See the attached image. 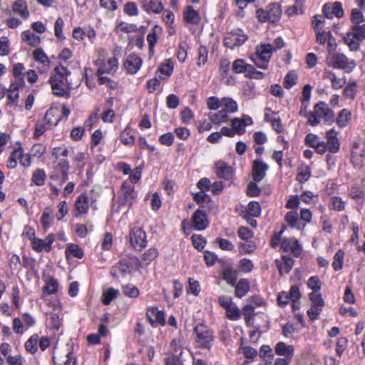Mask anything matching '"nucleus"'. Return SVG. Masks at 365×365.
Returning <instances> with one entry per match:
<instances>
[{"label": "nucleus", "mask_w": 365, "mask_h": 365, "mask_svg": "<svg viewBox=\"0 0 365 365\" xmlns=\"http://www.w3.org/2000/svg\"><path fill=\"white\" fill-rule=\"evenodd\" d=\"M141 7L148 14H160L164 7L162 2L159 0H141Z\"/></svg>", "instance_id": "obj_19"}, {"label": "nucleus", "mask_w": 365, "mask_h": 365, "mask_svg": "<svg viewBox=\"0 0 365 365\" xmlns=\"http://www.w3.org/2000/svg\"><path fill=\"white\" fill-rule=\"evenodd\" d=\"M22 157V148L19 147L16 148L9 158L7 161V167L13 169L17 166V160H20V158Z\"/></svg>", "instance_id": "obj_38"}, {"label": "nucleus", "mask_w": 365, "mask_h": 365, "mask_svg": "<svg viewBox=\"0 0 365 365\" xmlns=\"http://www.w3.org/2000/svg\"><path fill=\"white\" fill-rule=\"evenodd\" d=\"M66 255H71L73 257L81 259L83 257V250L76 244H69L66 250Z\"/></svg>", "instance_id": "obj_47"}, {"label": "nucleus", "mask_w": 365, "mask_h": 365, "mask_svg": "<svg viewBox=\"0 0 365 365\" xmlns=\"http://www.w3.org/2000/svg\"><path fill=\"white\" fill-rule=\"evenodd\" d=\"M33 58L35 61L42 64L43 71H47L50 68L49 58L41 48H37L33 51Z\"/></svg>", "instance_id": "obj_24"}, {"label": "nucleus", "mask_w": 365, "mask_h": 365, "mask_svg": "<svg viewBox=\"0 0 365 365\" xmlns=\"http://www.w3.org/2000/svg\"><path fill=\"white\" fill-rule=\"evenodd\" d=\"M69 168V163L65 159H60L56 165L55 169L61 173V180L59 183L60 187L67 180Z\"/></svg>", "instance_id": "obj_28"}, {"label": "nucleus", "mask_w": 365, "mask_h": 365, "mask_svg": "<svg viewBox=\"0 0 365 365\" xmlns=\"http://www.w3.org/2000/svg\"><path fill=\"white\" fill-rule=\"evenodd\" d=\"M297 76L294 72H289L284 78V86L286 88H291L297 83Z\"/></svg>", "instance_id": "obj_64"}, {"label": "nucleus", "mask_w": 365, "mask_h": 365, "mask_svg": "<svg viewBox=\"0 0 365 365\" xmlns=\"http://www.w3.org/2000/svg\"><path fill=\"white\" fill-rule=\"evenodd\" d=\"M141 65L142 60L135 54L129 55L124 63L125 68L131 74L135 73L140 69Z\"/></svg>", "instance_id": "obj_21"}, {"label": "nucleus", "mask_w": 365, "mask_h": 365, "mask_svg": "<svg viewBox=\"0 0 365 365\" xmlns=\"http://www.w3.org/2000/svg\"><path fill=\"white\" fill-rule=\"evenodd\" d=\"M158 255V252L155 248H150L143 255L142 260L145 264H148L154 260Z\"/></svg>", "instance_id": "obj_54"}, {"label": "nucleus", "mask_w": 365, "mask_h": 365, "mask_svg": "<svg viewBox=\"0 0 365 365\" xmlns=\"http://www.w3.org/2000/svg\"><path fill=\"white\" fill-rule=\"evenodd\" d=\"M55 240V235L53 234H49L45 240L39 238H33L31 241V246L33 250L36 252H41L43 250L48 252L51 250V245Z\"/></svg>", "instance_id": "obj_13"}, {"label": "nucleus", "mask_w": 365, "mask_h": 365, "mask_svg": "<svg viewBox=\"0 0 365 365\" xmlns=\"http://www.w3.org/2000/svg\"><path fill=\"white\" fill-rule=\"evenodd\" d=\"M121 142L125 145H132L135 142V138L130 128H125L120 135Z\"/></svg>", "instance_id": "obj_40"}, {"label": "nucleus", "mask_w": 365, "mask_h": 365, "mask_svg": "<svg viewBox=\"0 0 365 365\" xmlns=\"http://www.w3.org/2000/svg\"><path fill=\"white\" fill-rule=\"evenodd\" d=\"M226 317L230 320H237L240 318L241 314L240 309L237 307L236 304H232L230 307L227 308L226 309Z\"/></svg>", "instance_id": "obj_49"}, {"label": "nucleus", "mask_w": 365, "mask_h": 365, "mask_svg": "<svg viewBox=\"0 0 365 365\" xmlns=\"http://www.w3.org/2000/svg\"><path fill=\"white\" fill-rule=\"evenodd\" d=\"M273 45L270 43H260L256 48V56L261 63L255 62L257 67L267 69L268 63L273 53Z\"/></svg>", "instance_id": "obj_7"}, {"label": "nucleus", "mask_w": 365, "mask_h": 365, "mask_svg": "<svg viewBox=\"0 0 365 365\" xmlns=\"http://www.w3.org/2000/svg\"><path fill=\"white\" fill-rule=\"evenodd\" d=\"M327 61L333 68L342 69L346 73L351 72L356 67L354 60H349L344 54L339 53L328 55Z\"/></svg>", "instance_id": "obj_5"}, {"label": "nucleus", "mask_w": 365, "mask_h": 365, "mask_svg": "<svg viewBox=\"0 0 365 365\" xmlns=\"http://www.w3.org/2000/svg\"><path fill=\"white\" fill-rule=\"evenodd\" d=\"M247 213L252 217H257L261 213V207L256 201H252L248 204Z\"/></svg>", "instance_id": "obj_52"}, {"label": "nucleus", "mask_w": 365, "mask_h": 365, "mask_svg": "<svg viewBox=\"0 0 365 365\" xmlns=\"http://www.w3.org/2000/svg\"><path fill=\"white\" fill-rule=\"evenodd\" d=\"M53 310L47 314V323L50 328L58 330L61 325V309L58 304H51Z\"/></svg>", "instance_id": "obj_14"}, {"label": "nucleus", "mask_w": 365, "mask_h": 365, "mask_svg": "<svg viewBox=\"0 0 365 365\" xmlns=\"http://www.w3.org/2000/svg\"><path fill=\"white\" fill-rule=\"evenodd\" d=\"M253 263L250 259L245 258L239 262V269L243 272H250L253 269Z\"/></svg>", "instance_id": "obj_63"}, {"label": "nucleus", "mask_w": 365, "mask_h": 365, "mask_svg": "<svg viewBox=\"0 0 365 365\" xmlns=\"http://www.w3.org/2000/svg\"><path fill=\"white\" fill-rule=\"evenodd\" d=\"M268 169L267 164L264 163L260 160H255L252 165V178L256 182L262 180Z\"/></svg>", "instance_id": "obj_20"}, {"label": "nucleus", "mask_w": 365, "mask_h": 365, "mask_svg": "<svg viewBox=\"0 0 365 365\" xmlns=\"http://www.w3.org/2000/svg\"><path fill=\"white\" fill-rule=\"evenodd\" d=\"M232 127L235 134L242 135L245 131V127L243 122L238 118H235L232 120Z\"/></svg>", "instance_id": "obj_57"}, {"label": "nucleus", "mask_w": 365, "mask_h": 365, "mask_svg": "<svg viewBox=\"0 0 365 365\" xmlns=\"http://www.w3.org/2000/svg\"><path fill=\"white\" fill-rule=\"evenodd\" d=\"M216 174L218 177L229 180L232 176V168L223 161H218L215 164Z\"/></svg>", "instance_id": "obj_25"}, {"label": "nucleus", "mask_w": 365, "mask_h": 365, "mask_svg": "<svg viewBox=\"0 0 365 365\" xmlns=\"http://www.w3.org/2000/svg\"><path fill=\"white\" fill-rule=\"evenodd\" d=\"M356 93V83L349 82L344 89V95L349 98L354 99Z\"/></svg>", "instance_id": "obj_56"}, {"label": "nucleus", "mask_w": 365, "mask_h": 365, "mask_svg": "<svg viewBox=\"0 0 365 365\" xmlns=\"http://www.w3.org/2000/svg\"><path fill=\"white\" fill-rule=\"evenodd\" d=\"M344 256V253L342 250H339L335 254L334 257V262L332 263V266L336 271L341 269Z\"/></svg>", "instance_id": "obj_58"}, {"label": "nucleus", "mask_w": 365, "mask_h": 365, "mask_svg": "<svg viewBox=\"0 0 365 365\" xmlns=\"http://www.w3.org/2000/svg\"><path fill=\"white\" fill-rule=\"evenodd\" d=\"M220 105L226 113H235L237 110V103L230 98H222L220 100Z\"/></svg>", "instance_id": "obj_36"}, {"label": "nucleus", "mask_w": 365, "mask_h": 365, "mask_svg": "<svg viewBox=\"0 0 365 365\" xmlns=\"http://www.w3.org/2000/svg\"><path fill=\"white\" fill-rule=\"evenodd\" d=\"M196 334V343L202 348H209L213 340L212 332L202 324H197L194 329Z\"/></svg>", "instance_id": "obj_6"}, {"label": "nucleus", "mask_w": 365, "mask_h": 365, "mask_svg": "<svg viewBox=\"0 0 365 365\" xmlns=\"http://www.w3.org/2000/svg\"><path fill=\"white\" fill-rule=\"evenodd\" d=\"M328 78L331 82V86L334 89L338 90L341 88L346 83L344 78H338L335 73H329Z\"/></svg>", "instance_id": "obj_45"}, {"label": "nucleus", "mask_w": 365, "mask_h": 365, "mask_svg": "<svg viewBox=\"0 0 365 365\" xmlns=\"http://www.w3.org/2000/svg\"><path fill=\"white\" fill-rule=\"evenodd\" d=\"M267 14L269 21L273 23L278 21L282 16V10L279 5L277 4H271L269 6Z\"/></svg>", "instance_id": "obj_33"}, {"label": "nucleus", "mask_w": 365, "mask_h": 365, "mask_svg": "<svg viewBox=\"0 0 365 365\" xmlns=\"http://www.w3.org/2000/svg\"><path fill=\"white\" fill-rule=\"evenodd\" d=\"M130 243L136 250H141L147 245L145 232L138 227L131 229L130 232Z\"/></svg>", "instance_id": "obj_9"}, {"label": "nucleus", "mask_w": 365, "mask_h": 365, "mask_svg": "<svg viewBox=\"0 0 365 365\" xmlns=\"http://www.w3.org/2000/svg\"><path fill=\"white\" fill-rule=\"evenodd\" d=\"M75 207L79 214H86L89 207L88 197L85 194L80 195L76 200Z\"/></svg>", "instance_id": "obj_30"}, {"label": "nucleus", "mask_w": 365, "mask_h": 365, "mask_svg": "<svg viewBox=\"0 0 365 365\" xmlns=\"http://www.w3.org/2000/svg\"><path fill=\"white\" fill-rule=\"evenodd\" d=\"M45 120L48 124L55 126L61 120L60 110L56 107L50 108L46 113L44 116Z\"/></svg>", "instance_id": "obj_27"}, {"label": "nucleus", "mask_w": 365, "mask_h": 365, "mask_svg": "<svg viewBox=\"0 0 365 365\" xmlns=\"http://www.w3.org/2000/svg\"><path fill=\"white\" fill-rule=\"evenodd\" d=\"M96 64L98 66L97 73H108L113 74L118 68V59L113 56L108 58L106 60L99 57Z\"/></svg>", "instance_id": "obj_8"}, {"label": "nucleus", "mask_w": 365, "mask_h": 365, "mask_svg": "<svg viewBox=\"0 0 365 365\" xmlns=\"http://www.w3.org/2000/svg\"><path fill=\"white\" fill-rule=\"evenodd\" d=\"M188 284L189 286L187 289V292L191 293L195 296H197L200 291L199 282L192 278H189Z\"/></svg>", "instance_id": "obj_55"}, {"label": "nucleus", "mask_w": 365, "mask_h": 365, "mask_svg": "<svg viewBox=\"0 0 365 365\" xmlns=\"http://www.w3.org/2000/svg\"><path fill=\"white\" fill-rule=\"evenodd\" d=\"M285 220L292 228L297 230H302L306 226L305 223L301 222L299 214L296 210L288 212L285 215Z\"/></svg>", "instance_id": "obj_23"}, {"label": "nucleus", "mask_w": 365, "mask_h": 365, "mask_svg": "<svg viewBox=\"0 0 365 365\" xmlns=\"http://www.w3.org/2000/svg\"><path fill=\"white\" fill-rule=\"evenodd\" d=\"M210 121L215 124H220L225 122L227 119V113L225 110H221L217 113H211L209 116Z\"/></svg>", "instance_id": "obj_46"}, {"label": "nucleus", "mask_w": 365, "mask_h": 365, "mask_svg": "<svg viewBox=\"0 0 365 365\" xmlns=\"http://www.w3.org/2000/svg\"><path fill=\"white\" fill-rule=\"evenodd\" d=\"M173 62L170 59H167L159 66L158 71L160 73L159 78H164L170 76L173 71Z\"/></svg>", "instance_id": "obj_29"}, {"label": "nucleus", "mask_w": 365, "mask_h": 365, "mask_svg": "<svg viewBox=\"0 0 365 365\" xmlns=\"http://www.w3.org/2000/svg\"><path fill=\"white\" fill-rule=\"evenodd\" d=\"M51 127H53L51 125L48 124L47 121L45 120V118L42 119L40 121H38L35 126V131H34V137L38 138L39 136L42 135L46 130H47Z\"/></svg>", "instance_id": "obj_41"}, {"label": "nucleus", "mask_w": 365, "mask_h": 365, "mask_svg": "<svg viewBox=\"0 0 365 365\" xmlns=\"http://www.w3.org/2000/svg\"><path fill=\"white\" fill-rule=\"evenodd\" d=\"M192 221L193 227L197 230H203L208 225V220L206 213L201 210H197L193 213Z\"/></svg>", "instance_id": "obj_17"}, {"label": "nucleus", "mask_w": 365, "mask_h": 365, "mask_svg": "<svg viewBox=\"0 0 365 365\" xmlns=\"http://www.w3.org/2000/svg\"><path fill=\"white\" fill-rule=\"evenodd\" d=\"M351 118V112L347 109H343L340 111L336 119L337 125L341 127H345Z\"/></svg>", "instance_id": "obj_43"}, {"label": "nucleus", "mask_w": 365, "mask_h": 365, "mask_svg": "<svg viewBox=\"0 0 365 365\" xmlns=\"http://www.w3.org/2000/svg\"><path fill=\"white\" fill-rule=\"evenodd\" d=\"M12 9L16 14L24 19H26L29 16L28 6L24 0H16L13 4Z\"/></svg>", "instance_id": "obj_26"}, {"label": "nucleus", "mask_w": 365, "mask_h": 365, "mask_svg": "<svg viewBox=\"0 0 365 365\" xmlns=\"http://www.w3.org/2000/svg\"><path fill=\"white\" fill-rule=\"evenodd\" d=\"M323 14L327 19H331L334 16L341 18L344 16V10L341 2L327 3L322 9Z\"/></svg>", "instance_id": "obj_12"}, {"label": "nucleus", "mask_w": 365, "mask_h": 365, "mask_svg": "<svg viewBox=\"0 0 365 365\" xmlns=\"http://www.w3.org/2000/svg\"><path fill=\"white\" fill-rule=\"evenodd\" d=\"M364 39H365V24L352 26L350 31L344 36L345 43L351 51H357L360 46V41Z\"/></svg>", "instance_id": "obj_4"}, {"label": "nucleus", "mask_w": 365, "mask_h": 365, "mask_svg": "<svg viewBox=\"0 0 365 365\" xmlns=\"http://www.w3.org/2000/svg\"><path fill=\"white\" fill-rule=\"evenodd\" d=\"M146 317L153 327L165 324L164 312L158 310L155 307H151L148 309Z\"/></svg>", "instance_id": "obj_15"}, {"label": "nucleus", "mask_w": 365, "mask_h": 365, "mask_svg": "<svg viewBox=\"0 0 365 365\" xmlns=\"http://www.w3.org/2000/svg\"><path fill=\"white\" fill-rule=\"evenodd\" d=\"M100 113V108H98L93 113L89 116V118L85 121L84 127L91 129L94 124L96 123L98 119V114Z\"/></svg>", "instance_id": "obj_62"}, {"label": "nucleus", "mask_w": 365, "mask_h": 365, "mask_svg": "<svg viewBox=\"0 0 365 365\" xmlns=\"http://www.w3.org/2000/svg\"><path fill=\"white\" fill-rule=\"evenodd\" d=\"M38 336H32L29 340H27L25 343V348L27 351L31 353H35L37 350V344H38Z\"/></svg>", "instance_id": "obj_60"}, {"label": "nucleus", "mask_w": 365, "mask_h": 365, "mask_svg": "<svg viewBox=\"0 0 365 365\" xmlns=\"http://www.w3.org/2000/svg\"><path fill=\"white\" fill-rule=\"evenodd\" d=\"M249 69H252V65L246 63L242 59H237L232 63V71L236 73H244L246 76Z\"/></svg>", "instance_id": "obj_35"}, {"label": "nucleus", "mask_w": 365, "mask_h": 365, "mask_svg": "<svg viewBox=\"0 0 365 365\" xmlns=\"http://www.w3.org/2000/svg\"><path fill=\"white\" fill-rule=\"evenodd\" d=\"M281 248L284 251H291L295 256H299L302 250L299 242L294 238L282 239Z\"/></svg>", "instance_id": "obj_18"}, {"label": "nucleus", "mask_w": 365, "mask_h": 365, "mask_svg": "<svg viewBox=\"0 0 365 365\" xmlns=\"http://www.w3.org/2000/svg\"><path fill=\"white\" fill-rule=\"evenodd\" d=\"M133 266L130 262L123 259L118 264L111 268L110 274L115 279L124 278L132 272Z\"/></svg>", "instance_id": "obj_11"}, {"label": "nucleus", "mask_w": 365, "mask_h": 365, "mask_svg": "<svg viewBox=\"0 0 365 365\" xmlns=\"http://www.w3.org/2000/svg\"><path fill=\"white\" fill-rule=\"evenodd\" d=\"M277 354L292 359L294 353V347L292 345H287L284 342H279L275 348Z\"/></svg>", "instance_id": "obj_31"}, {"label": "nucleus", "mask_w": 365, "mask_h": 365, "mask_svg": "<svg viewBox=\"0 0 365 365\" xmlns=\"http://www.w3.org/2000/svg\"><path fill=\"white\" fill-rule=\"evenodd\" d=\"M46 173L42 169L36 170L31 177V181L38 186L43 185L46 180Z\"/></svg>", "instance_id": "obj_42"}, {"label": "nucleus", "mask_w": 365, "mask_h": 365, "mask_svg": "<svg viewBox=\"0 0 365 365\" xmlns=\"http://www.w3.org/2000/svg\"><path fill=\"white\" fill-rule=\"evenodd\" d=\"M321 120L328 125L331 124L334 120V113L328 105L320 101L314 105V110L309 113V124L312 126H316L319 124Z\"/></svg>", "instance_id": "obj_2"}, {"label": "nucleus", "mask_w": 365, "mask_h": 365, "mask_svg": "<svg viewBox=\"0 0 365 365\" xmlns=\"http://www.w3.org/2000/svg\"><path fill=\"white\" fill-rule=\"evenodd\" d=\"M325 24V16L322 15H315L312 21V25L314 31H323Z\"/></svg>", "instance_id": "obj_50"}, {"label": "nucleus", "mask_w": 365, "mask_h": 365, "mask_svg": "<svg viewBox=\"0 0 365 365\" xmlns=\"http://www.w3.org/2000/svg\"><path fill=\"white\" fill-rule=\"evenodd\" d=\"M184 18L187 23L192 24H197L200 21L199 13L191 6H187L185 10Z\"/></svg>", "instance_id": "obj_32"}, {"label": "nucleus", "mask_w": 365, "mask_h": 365, "mask_svg": "<svg viewBox=\"0 0 365 365\" xmlns=\"http://www.w3.org/2000/svg\"><path fill=\"white\" fill-rule=\"evenodd\" d=\"M119 291L113 287L109 288L108 290L103 293L102 302L105 305H108L111 301L115 299L118 294Z\"/></svg>", "instance_id": "obj_44"}, {"label": "nucleus", "mask_w": 365, "mask_h": 365, "mask_svg": "<svg viewBox=\"0 0 365 365\" xmlns=\"http://www.w3.org/2000/svg\"><path fill=\"white\" fill-rule=\"evenodd\" d=\"M135 198V191L134 186L129 185L128 182H125L122 184L121 186V195H120V201L122 205H125L130 207L133 201Z\"/></svg>", "instance_id": "obj_16"}, {"label": "nucleus", "mask_w": 365, "mask_h": 365, "mask_svg": "<svg viewBox=\"0 0 365 365\" xmlns=\"http://www.w3.org/2000/svg\"><path fill=\"white\" fill-rule=\"evenodd\" d=\"M223 279L230 284L233 285L237 279V272L231 268H226L223 271Z\"/></svg>", "instance_id": "obj_51"}, {"label": "nucleus", "mask_w": 365, "mask_h": 365, "mask_svg": "<svg viewBox=\"0 0 365 365\" xmlns=\"http://www.w3.org/2000/svg\"><path fill=\"white\" fill-rule=\"evenodd\" d=\"M207 50L205 46H200L198 48L197 66H202L205 64L207 60Z\"/></svg>", "instance_id": "obj_59"}, {"label": "nucleus", "mask_w": 365, "mask_h": 365, "mask_svg": "<svg viewBox=\"0 0 365 365\" xmlns=\"http://www.w3.org/2000/svg\"><path fill=\"white\" fill-rule=\"evenodd\" d=\"M53 361L56 365H76V358L73 355L72 346L67 344L64 346L54 348Z\"/></svg>", "instance_id": "obj_3"}, {"label": "nucleus", "mask_w": 365, "mask_h": 365, "mask_svg": "<svg viewBox=\"0 0 365 365\" xmlns=\"http://www.w3.org/2000/svg\"><path fill=\"white\" fill-rule=\"evenodd\" d=\"M58 289V282L54 279H50L46 282L45 287H43V290L48 294H52L57 292Z\"/></svg>", "instance_id": "obj_61"}, {"label": "nucleus", "mask_w": 365, "mask_h": 365, "mask_svg": "<svg viewBox=\"0 0 365 365\" xmlns=\"http://www.w3.org/2000/svg\"><path fill=\"white\" fill-rule=\"evenodd\" d=\"M53 212V210L47 207L45 208L44 211L43 212L41 218V223L44 229L48 228L51 224V215Z\"/></svg>", "instance_id": "obj_48"}, {"label": "nucleus", "mask_w": 365, "mask_h": 365, "mask_svg": "<svg viewBox=\"0 0 365 365\" xmlns=\"http://www.w3.org/2000/svg\"><path fill=\"white\" fill-rule=\"evenodd\" d=\"M250 289V284L247 280L240 279L235 287V295L241 298L245 296Z\"/></svg>", "instance_id": "obj_37"}, {"label": "nucleus", "mask_w": 365, "mask_h": 365, "mask_svg": "<svg viewBox=\"0 0 365 365\" xmlns=\"http://www.w3.org/2000/svg\"><path fill=\"white\" fill-rule=\"evenodd\" d=\"M338 133L334 129H331L326 133L328 150L335 153L339 150V142L337 137Z\"/></svg>", "instance_id": "obj_22"}, {"label": "nucleus", "mask_w": 365, "mask_h": 365, "mask_svg": "<svg viewBox=\"0 0 365 365\" xmlns=\"http://www.w3.org/2000/svg\"><path fill=\"white\" fill-rule=\"evenodd\" d=\"M21 38L28 45L36 47L41 43L38 36L31 33L30 31H25L21 34Z\"/></svg>", "instance_id": "obj_34"}, {"label": "nucleus", "mask_w": 365, "mask_h": 365, "mask_svg": "<svg viewBox=\"0 0 365 365\" xmlns=\"http://www.w3.org/2000/svg\"><path fill=\"white\" fill-rule=\"evenodd\" d=\"M71 72L64 66H56L51 74L49 82L51 90L55 96L58 97H69L72 88V83L68 77Z\"/></svg>", "instance_id": "obj_1"}, {"label": "nucleus", "mask_w": 365, "mask_h": 365, "mask_svg": "<svg viewBox=\"0 0 365 365\" xmlns=\"http://www.w3.org/2000/svg\"><path fill=\"white\" fill-rule=\"evenodd\" d=\"M247 39V36L245 33L240 29H237L227 34L224 43L227 48L233 49L243 44Z\"/></svg>", "instance_id": "obj_10"}, {"label": "nucleus", "mask_w": 365, "mask_h": 365, "mask_svg": "<svg viewBox=\"0 0 365 365\" xmlns=\"http://www.w3.org/2000/svg\"><path fill=\"white\" fill-rule=\"evenodd\" d=\"M256 249V245L252 242H246L239 244V252L241 254H251Z\"/></svg>", "instance_id": "obj_53"}, {"label": "nucleus", "mask_w": 365, "mask_h": 365, "mask_svg": "<svg viewBox=\"0 0 365 365\" xmlns=\"http://www.w3.org/2000/svg\"><path fill=\"white\" fill-rule=\"evenodd\" d=\"M122 292L125 296L129 298H137L140 294L138 288L132 284L123 285Z\"/></svg>", "instance_id": "obj_39"}]
</instances>
